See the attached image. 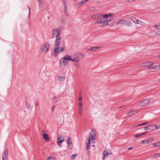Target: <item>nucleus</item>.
Instances as JSON below:
<instances>
[{
    "mask_svg": "<svg viewBox=\"0 0 160 160\" xmlns=\"http://www.w3.org/2000/svg\"><path fill=\"white\" fill-rule=\"evenodd\" d=\"M52 35L53 38H56L54 47V51L55 55H57L59 52L64 50V48L59 47L61 40L60 35V29L58 28L53 29L52 32Z\"/></svg>",
    "mask_w": 160,
    "mask_h": 160,
    "instance_id": "nucleus-1",
    "label": "nucleus"
},
{
    "mask_svg": "<svg viewBox=\"0 0 160 160\" xmlns=\"http://www.w3.org/2000/svg\"><path fill=\"white\" fill-rule=\"evenodd\" d=\"M96 138V131L95 128H93L90 133L88 143L87 144L88 149L90 148V143H93Z\"/></svg>",
    "mask_w": 160,
    "mask_h": 160,
    "instance_id": "nucleus-2",
    "label": "nucleus"
},
{
    "mask_svg": "<svg viewBox=\"0 0 160 160\" xmlns=\"http://www.w3.org/2000/svg\"><path fill=\"white\" fill-rule=\"evenodd\" d=\"M49 44L48 42L43 44L41 48V50L42 51L44 52H47L49 50Z\"/></svg>",
    "mask_w": 160,
    "mask_h": 160,
    "instance_id": "nucleus-3",
    "label": "nucleus"
},
{
    "mask_svg": "<svg viewBox=\"0 0 160 160\" xmlns=\"http://www.w3.org/2000/svg\"><path fill=\"white\" fill-rule=\"evenodd\" d=\"M68 63V62L62 58L60 59V68L61 69H64L65 68V66L67 65Z\"/></svg>",
    "mask_w": 160,
    "mask_h": 160,
    "instance_id": "nucleus-4",
    "label": "nucleus"
},
{
    "mask_svg": "<svg viewBox=\"0 0 160 160\" xmlns=\"http://www.w3.org/2000/svg\"><path fill=\"white\" fill-rule=\"evenodd\" d=\"M117 25L119 24H123L127 25L128 26L130 25L131 24V23L129 22L128 20H126L124 19L120 20H119L117 23Z\"/></svg>",
    "mask_w": 160,
    "mask_h": 160,
    "instance_id": "nucleus-5",
    "label": "nucleus"
},
{
    "mask_svg": "<svg viewBox=\"0 0 160 160\" xmlns=\"http://www.w3.org/2000/svg\"><path fill=\"white\" fill-rule=\"evenodd\" d=\"M8 151L6 148H5L2 154V160H7L8 157Z\"/></svg>",
    "mask_w": 160,
    "mask_h": 160,
    "instance_id": "nucleus-6",
    "label": "nucleus"
},
{
    "mask_svg": "<svg viewBox=\"0 0 160 160\" xmlns=\"http://www.w3.org/2000/svg\"><path fill=\"white\" fill-rule=\"evenodd\" d=\"M64 141L63 137H62V135L61 134H59L58 136V139L57 142L58 144L61 146V143Z\"/></svg>",
    "mask_w": 160,
    "mask_h": 160,
    "instance_id": "nucleus-7",
    "label": "nucleus"
},
{
    "mask_svg": "<svg viewBox=\"0 0 160 160\" xmlns=\"http://www.w3.org/2000/svg\"><path fill=\"white\" fill-rule=\"evenodd\" d=\"M149 102V99H146L143 100L139 103V105L141 107H143L147 105Z\"/></svg>",
    "mask_w": 160,
    "mask_h": 160,
    "instance_id": "nucleus-8",
    "label": "nucleus"
},
{
    "mask_svg": "<svg viewBox=\"0 0 160 160\" xmlns=\"http://www.w3.org/2000/svg\"><path fill=\"white\" fill-rule=\"evenodd\" d=\"M102 20V24L103 26H106L108 24V21H110L111 20V19H108L107 18H101Z\"/></svg>",
    "mask_w": 160,
    "mask_h": 160,
    "instance_id": "nucleus-9",
    "label": "nucleus"
},
{
    "mask_svg": "<svg viewBox=\"0 0 160 160\" xmlns=\"http://www.w3.org/2000/svg\"><path fill=\"white\" fill-rule=\"evenodd\" d=\"M152 64V63L151 62H145L142 63L141 64V66L144 67H150V66Z\"/></svg>",
    "mask_w": 160,
    "mask_h": 160,
    "instance_id": "nucleus-10",
    "label": "nucleus"
},
{
    "mask_svg": "<svg viewBox=\"0 0 160 160\" xmlns=\"http://www.w3.org/2000/svg\"><path fill=\"white\" fill-rule=\"evenodd\" d=\"M90 48H88L87 49V50L88 51H94L96 50H97L98 49H99V48H100V47L95 46L92 47H91Z\"/></svg>",
    "mask_w": 160,
    "mask_h": 160,
    "instance_id": "nucleus-11",
    "label": "nucleus"
},
{
    "mask_svg": "<svg viewBox=\"0 0 160 160\" xmlns=\"http://www.w3.org/2000/svg\"><path fill=\"white\" fill-rule=\"evenodd\" d=\"M102 14H98L95 15H93L91 16L92 19H95L97 18H102Z\"/></svg>",
    "mask_w": 160,
    "mask_h": 160,
    "instance_id": "nucleus-12",
    "label": "nucleus"
},
{
    "mask_svg": "<svg viewBox=\"0 0 160 160\" xmlns=\"http://www.w3.org/2000/svg\"><path fill=\"white\" fill-rule=\"evenodd\" d=\"M89 1V0H84L83 1H81L78 2L77 4V7H79L82 5L85 4L86 3Z\"/></svg>",
    "mask_w": 160,
    "mask_h": 160,
    "instance_id": "nucleus-13",
    "label": "nucleus"
},
{
    "mask_svg": "<svg viewBox=\"0 0 160 160\" xmlns=\"http://www.w3.org/2000/svg\"><path fill=\"white\" fill-rule=\"evenodd\" d=\"M148 68L149 70H151L152 69H156L158 68V65H151L148 67Z\"/></svg>",
    "mask_w": 160,
    "mask_h": 160,
    "instance_id": "nucleus-14",
    "label": "nucleus"
},
{
    "mask_svg": "<svg viewBox=\"0 0 160 160\" xmlns=\"http://www.w3.org/2000/svg\"><path fill=\"white\" fill-rule=\"evenodd\" d=\"M63 58H64L65 60H71V58L72 57L71 56H70L68 55H66L65 56L62 57Z\"/></svg>",
    "mask_w": 160,
    "mask_h": 160,
    "instance_id": "nucleus-15",
    "label": "nucleus"
},
{
    "mask_svg": "<svg viewBox=\"0 0 160 160\" xmlns=\"http://www.w3.org/2000/svg\"><path fill=\"white\" fill-rule=\"evenodd\" d=\"M43 138L47 141H48L49 140V139L48 138V135L47 134H44L43 135Z\"/></svg>",
    "mask_w": 160,
    "mask_h": 160,
    "instance_id": "nucleus-16",
    "label": "nucleus"
},
{
    "mask_svg": "<svg viewBox=\"0 0 160 160\" xmlns=\"http://www.w3.org/2000/svg\"><path fill=\"white\" fill-rule=\"evenodd\" d=\"M67 142V144L69 145H70L72 144V141L71 138L70 137L68 138Z\"/></svg>",
    "mask_w": 160,
    "mask_h": 160,
    "instance_id": "nucleus-17",
    "label": "nucleus"
},
{
    "mask_svg": "<svg viewBox=\"0 0 160 160\" xmlns=\"http://www.w3.org/2000/svg\"><path fill=\"white\" fill-rule=\"evenodd\" d=\"M112 16V15L111 14H106V15H103L102 14V18H108V19H110V18H109L108 17V16Z\"/></svg>",
    "mask_w": 160,
    "mask_h": 160,
    "instance_id": "nucleus-18",
    "label": "nucleus"
},
{
    "mask_svg": "<svg viewBox=\"0 0 160 160\" xmlns=\"http://www.w3.org/2000/svg\"><path fill=\"white\" fill-rule=\"evenodd\" d=\"M71 61H73V62H76L77 63H78L79 61V59L78 57L75 58L73 59L72 58Z\"/></svg>",
    "mask_w": 160,
    "mask_h": 160,
    "instance_id": "nucleus-19",
    "label": "nucleus"
},
{
    "mask_svg": "<svg viewBox=\"0 0 160 160\" xmlns=\"http://www.w3.org/2000/svg\"><path fill=\"white\" fill-rule=\"evenodd\" d=\"M136 112L134 110H131L128 113V116H130L132 115L133 114L135 113Z\"/></svg>",
    "mask_w": 160,
    "mask_h": 160,
    "instance_id": "nucleus-20",
    "label": "nucleus"
},
{
    "mask_svg": "<svg viewBox=\"0 0 160 160\" xmlns=\"http://www.w3.org/2000/svg\"><path fill=\"white\" fill-rule=\"evenodd\" d=\"M108 154V152H105V151H104L102 153V154H103V160H104L105 157H106Z\"/></svg>",
    "mask_w": 160,
    "mask_h": 160,
    "instance_id": "nucleus-21",
    "label": "nucleus"
},
{
    "mask_svg": "<svg viewBox=\"0 0 160 160\" xmlns=\"http://www.w3.org/2000/svg\"><path fill=\"white\" fill-rule=\"evenodd\" d=\"M65 79V78L62 77V76H59L58 77V80L59 81H63Z\"/></svg>",
    "mask_w": 160,
    "mask_h": 160,
    "instance_id": "nucleus-22",
    "label": "nucleus"
},
{
    "mask_svg": "<svg viewBox=\"0 0 160 160\" xmlns=\"http://www.w3.org/2000/svg\"><path fill=\"white\" fill-rule=\"evenodd\" d=\"M39 2V6L40 8H43V7L44 6V3L43 2H42L41 1H38Z\"/></svg>",
    "mask_w": 160,
    "mask_h": 160,
    "instance_id": "nucleus-23",
    "label": "nucleus"
},
{
    "mask_svg": "<svg viewBox=\"0 0 160 160\" xmlns=\"http://www.w3.org/2000/svg\"><path fill=\"white\" fill-rule=\"evenodd\" d=\"M57 101L56 99V97H53L52 98V102L55 103H56Z\"/></svg>",
    "mask_w": 160,
    "mask_h": 160,
    "instance_id": "nucleus-24",
    "label": "nucleus"
},
{
    "mask_svg": "<svg viewBox=\"0 0 160 160\" xmlns=\"http://www.w3.org/2000/svg\"><path fill=\"white\" fill-rule=\"evenodd\" d=\"M127 18L131 20L132 21H133L135 23H136V18H134L132 17H128Z\"/></svg>",
    "mask_w": 160,
    "mask_h": 160,
    "instance_id": "nucleus-25",
    "label": "nucleus"
},
{
    "mask_svg": "<svg viewBox=\"0 0 160 160\" xmlns=\"http://www.w3.org/2000/svg\"><path fill=\"white\" fill-rule=\"evenodd\" d=\"M153 145L155 147H158L160 146V142H158L155 143L153 144Z\"/></svg>",
    "mask_w": 160,
    "mask_h": 160,
    "instance_id": "nucleus-26",
    "label": "nucleus"
},
{
    "mask_svg": "<svg viewBox=\"0 0 160 160\" xmlns=\"http://www.w3.org/2000/svg\"><path fill=\"white\" fill-rule=\"evenodd\" d=\"M95 10V8L93 7H91L89 8V10L90 11H93Z\"/></svg>",
    "mask_w": 160,
    "mask_h": 160,
    "instance_id": "nucleus-27",
    "label": "nucleus"
},
{
    "mask_svg": "<svg viewBox=\"0 0 160 160\" xmlns=\"http://www.w3.org/2000/svg\"><path fill=\"white\" fill-rule=\"evenodd\" d=\"M153 128H155L156 129H159L160 128V126H157L156 125H153Z\"/></svg>",
    "mask_w": 160,
    "mask_h": 160,
    "instance_id": "nucleus-28",
    "label": "nucleus"
},
{
    "mask_svg": "<svg viewBox=\"0 0 160 160\" xmlns=\"http://www.w3.org/2000/svg\"><path fill=\"white\" fill-rule=\"evenodd\" d=\"M64 13L67 16L69 14H68V13L67 12V8H64Z\"/></svg>",
    "mask_w": 160,
    "mask_h": 160,
    "instance_id": "nucleus-29",
    "label": "nucleus"
},
{
    "mask_svg": "<svg viewBox=\"0 0 160 160\" xmlns=\"http://www.w3.org/2000/svg\"><path fill=\"white\" fill-rule=\"evenodd\" d=\"M152 140H153V139L152 138H150L149 139H148L147 140V141H148L147 142L148 143L152 142Z\"/></svg>",
    "mask_w": 160,
    "mask_h": 160,
    "instance_id": "nucleus-30",
    "label": "nucleus"
},
{
    "mask_svg": "<svg viewBox=\"0 0 160 160\" xmlns=\"http://www.w3.org/2000/svg\"><path fill=\"white\" fill-rule=\"evenodd\" d=\"M102 20H101V19L98 20L97 22H95V24H97V23H102Z\"/></svg>",
    "mask_w": 160,
    "mask_h": 160,
    "instance_id": "nucleus-31",
    "label": "nucleus"
},
{
    "mask_svg": "<svg viewBox=\"0 0 160 160\" xmlns=\"http://www.w3.org/2000/svg\"><path fill=\"white\" fill-rule=\"evenodd\" d=\"M153 125H149L148 127V129L154 130V128H153Z\"/></svg>",
    "mask_w": 160,
    "mask_h": 160,
    "instance_id": "nucleus-32",
    "label": "nucleus"
},
{
    "mask_svg": "<svg viewBox=\"0 0 160 160\" xmlns=\"http://www.w3.org/2000/svg\"><path fill=\"white\" fill-rule=\"evenodd\" d=\"M136 24H140L141 22H142V21L139 20H136Z\"/></svg>",
    "mask_w": 160,
    "mask_h": 160,
    "instance_id": "nucleus-33",
    "label": "nucleus"
},
{
    "mask_svg": "<svg viewBox=\"0 0 160 160\" xmlns=\"http://www.w3.org/2000/svg\"><path fill=\"white\" fill-rule=\"evenodd\" d=\"M154 27L158 29H160V25H155L154 26Z\"/></svg>",
    "mask_w": 160,
    "mask_h": 160,
    "instance_id": "nucleus-34",
    "label": "nucleus"
},
{
    "mask_svg": "<svg viewBox=\"0 0 160 160\" xmlns=\"http://www.w3.org/2000/svg\"><path fill=\"white\" fill-rule=\"evenodd\" d=\"M63 6H64V8H67V6L66 1H64V2H63Z\"/></svg>",
    "mask_w": 160,
    "mask_h": 160,
    "instance_id": "nucleus-35",
    "label": "nucleus"
},
{
    "mask_svg": "<svg viewBox=\"0 0 160 160\" xmlns=\"http://www.w3.org/2000/svg\"><path fill=\"white\" fill-rule=\"evenodd\" d=\"M77 155L76 154H73L72 155L71 157L72 159L75 158L77 157Z\"/></svg>",
    "mask_w": 160,
    "mask_h": 160,
    "instance_id": "nucleus-36",
    "label": "nucleus"
},
{
    "mask_svg": "<svg viewBox=\"0 0 160 160\" xmlns=\"http://www.w3.org/2000/svg\"><path fill=\"white\" fill-rule=\"evenodd\" d=\"M82 101H80L79 102L78 106L82 107Z\"/></svg>",
    "mask_w": 160,
    "mask_h": 160,
    "instance_id": "nucleus-37",
    "label": "nucleus"
},
{
    "mask_svg": "<svg viewBox=\"0 0 160 160\" xmlns=\"http://www.w3.org/2000/svg\"><path fill=\"white\" fill-rule=\"evenodd\" d=\"M148 141H147V140H142L141 141V142H142L144 144H147L148 143L147 142Z\"/></svg>",
    "mask_w": 160,
    "mask_h": 160,
    "instance_id": "nucleus-38",
    "label": "nucleus"
},
{
    "mask_svg": "<svg viewBox=\"0 0 160 160\" xmlns=\"http://www.w3.org/2000/svg\"><path fill=\"white\" fill-rule=\"evenodd\" d=\"M28 9H29V13H28V18H29L30 17V8L29 6L28 7Z\"/></svg>",
    "mask_w": 160,
    "mask_h": 160,
    "instance_id": "nucleus-39",
    "label": "nucleus"
},
{
    "mask_svg": "<svg viewBox=\"0 0 160 160\" xmlns=\"http://www.w3.org/2000/svg\"><path fill=\"white\" fill-rule=\"evenodd\" d=\"M140 136H141V135H140V134H137L135 135L134 136V137L136 138H138V137H139Z\"/></svg>",
    "mask_w": 160,
    "mask_h": 160,
    "instance_id": "nucleus-40",
    "label": "nucleus"
},
{
    "mask_svg": "<svg viewBox=\"0 0 160 160\" xmlns=\"http://www.w3.org/2000/svg\"><path fill=\"white\" fill-rule=\"evenodd\" d=\"M156 34L158 36H160V31L156 32Z\"/></svg>",
    "mask_w": 160,
    "mask_h": 160,
    "instance_id": "nucleus-41",
    "label": "nucleus"
},
{
    "mask_svg": "<svg viewBox=\"0 0 160 160\" xmlns=\"http://www.w3.org/2000/svg\"><path fill=\"white\" fill-rule=\"evenodd\" d=\"M153 155H154V158H156L159 157V156H158V154L157 153L154 154Z\"/></svg>",
    "mask_w": 160,
    "mask_h": 160,
    "instance_id": "nucleus-42",
    "label": "nucleus"
},
{
    "mask_svg": "<svg viewBox=\"0 0 160 160\" xmlns=\"http://www.w3.org/2000/svg\"><path fill=\"white\" fill-rule=\"evenodd\" d=\"M78 100L80 101H81L82 100V97L81 96H80L78 98Z\"/></svg>",
    "mask_w": 160,
    "mask_h": 160,
    "instance_id": "nucleus-43",
    "label": "nucleus"
},
{
    "mask_svg": "<svg viewBox=\"0 0 160 160\" xmlns=\"http://www.w3.org/2000/svg\"><path fill=\"white\" fill-rule=\"evenodd\" d=\"M82 110H79V115H82Z\"/></svg>",
    "mask_w": 160,
    "mask_h": 160,
    "instance_id": "nucleus-44",
    "label": "nucleus"
},
{
    "mask_svg": "<svg viewBox=\"0 0 160 160\" xmlns=\"http://www.w3.org/2000/svg\"><path fill=\"white\" fill-rule=\"evenodd\" d=\"M51 158H52L51 157L49 156L47 157V160H50Z\"/></svg>",
    "mask_w": 160,
    "mask_h": 160,
    "instance_id": "nucleus-45",
    "label": "nucleus"
},
{
    "mask_svg": "<svg viewBox=\"0 0 160 160\" xmlns=\"http://www.w3.org/2000/svg\"><path fill=\"white\" fill-rule=\"evenodd\" d=\"M78 110H82V107L78 106Z\"/></svg>",
    "mask_w": 160,
    "mask_h": 160,
    "instance_id": "nucleus-46",
    "label": "nucleus"
},
{
    "mask_svg": "<svg viewBox=\"0 0 160 160\" xmlns=\"http://www.w3.org/2000/svg\"><path fill=\"white\" fill-rule=\"evenodd\" d=\"M146 133V132H143L142 133H140V135H141V136H142V135L145 134Z\"/></svg>",
    "mask_w": 160,
    "mask_h": 160,
    "instance_id": "nucleus-47",
    "label": "nucleus"
},
{
    "mask_svg": "<svg viewBox=\"0 0 160 160\" xmlns=\"http://www.w3.org/2000/svg\"><path fill=\"white\" fill-rule=\"evenodd\" d=\"M144 129L145 130H147L148 129V127H144Z\"/></svg>",
    "mask_w": 160,
    "mask_h": 160,
    "instance_id": "nucleus-48",
    "label": "nucleus"
},
{
    "mask_svg": "<svg viewBox=\"0 0 160 160\" xmlns=\"http://www.w3.org/2000/svg\"><path fill=\"white\" fill-rule=\"evenodd\" d=\"M38 105V102H35V106L36 107H37Z\"/></svg>",
    "mask_w": 160,
    "mask_h": 160,
    "instance_id": "nucleus-49",
    "label": "nucleus"
},
{
    "mask_svg": "<svg viewBox=\"0 0 160 160\" xmlns=\"http://www.w3.org/2000/svg\"><path fill=\"white\" fill-rule=\"evenodd\" d=\"M148 123V122H146L142 123V125H145Z\"/></svg>",
    "mask_w": 160,
    "mask_h": 160,
    "instance_id": "nucleus-50",
    "label": "nucleus"
},
{
    "mask_svg": "<svg viewBox=\"0 0 160 160\" xmlns=\"http://www.w3.org/2000/svg\"><path fill=\"white\" fill-rule=\"evenodd\" d=\"M128 2H132L135 1V0H127Z\"/></svg>",
    "mask_w": 160,
    "mask_h": 160,
    "instance_id": "nucleus-51",
    "label": "nucleus"
},
{
    "mask_svg": "<svg viewBox=\"0 0 160 160\" xmlns=\"http://www.w3.org/2000/svg\"><path fill=\"white\" fill-rule=\"evenodd\" d=\"M142 126V124H138V125H137V127H139V126Z\"/></svg>",
    "mask_w": 160,
    "mask_h": 160,
    "instance_id": "nucleus-52",
    "label": "nucleus"
},
{
    "mask_svg": "<svg viewBox=\"0 0 160 160\" xmlns=\"http://www.w3.org/2000/svg\"><path fill=\"white\" fill-rule=\"evenodd\" d=\"M133 149V148L132 147H131L130 148H128V150H132V149Z\"/></svg>",
    "mask_w": 160,
    "mask_h": 160,
    "instance_id": "nucleus-53",
    "label": "nucleus"
},
{
    "mask_svg": "<svg viewBox=\"0 0 160 160\" xmlns=\"http://www.w3.org/2000/svg\"><path fill=\"white\" fill-rule=\"evenodd\" d=\"M51 158L53 159H56V158L55 157H51Z\"/></svg>",
    "mask_w": 160,
    "mask_h": 160,
    "instance_id": "nucleus-54",
    "label": "nucleus"
},
{
    "mask_svg": "<svg viewBox=\"0 0 160 160\" xmlns=\"http://www.w3.org/2000/svg\"><path fill=\"white\" fill-rule=\"evenodd\" d=\"M55 106H53V107L52 108V111H54V108L55 107Z\"/></svg>",
    "mask_w": 160,
    "mask_h": 160,
    "instance_id": "nucleus-55",
    "label": "nucleus"
},
{
    "mask_svg": "<svg viewBox=\"0 0 160 160\" xmlns=\"http://www.w3.org/2000/svg\"><path fill=\"white\" fill-rule=\"evenodd\" d=\"M144 23H145L144 22H141L140 24H142V25H144Z\"/></svg>",
    "mask_w": 160,
    "mask_h": 160,
    "instance_id": "nucleus-56",
    "label": "nucleus"
},
{
    "mask_svg": "<svg viewBox=\"0 0 160 160\" xmlns=\"http://www.w3.org/2000/svg\"><path fill=\"white\" fill-rule=\"evenodd\" d=\"M96 2L97 3H99L100 2V1H99V0H97V1H96Z\"/></svg>",
    "mask_w": 160,
    "mask_h": 160,
    "instance_id": "nucleus-57",
    "label": "nucleus"
},
{
    "mask_svg": "<svg viewBox=\"0 0 160 160\" xmlns=\"http://www.w3.org/2000/svg\"><path fill=\"white\" fill-rule=\"evenodd\" d=\"M123 107V106H122L121 107H120L119 108H122V107Z\"/></svg>",
    "mask_w": 160,
    "mask_h": 160,
    "instance_id": "nucleus-58",
    "label": "nucleus"
},
{
    "mask_svg": "<svg viewBox=\"0 0 160 160\" xmlns=\"http://www.w3.org/2000/svg\"><path fill=\"white\" fill-rule=\"evenodd\" d=\"M160 68V64L158 66V68Z\"/></svg>",
    "mask_w": 160,
    "mask_h": 160,
    "instance_id": "nucleus-59",
    "label": "nucleus"
},
{
    "mask_svg": "<svg viewBox=\"0 0 160 160\" xmlns=\"http://www.w3.org/2000/svg\"><path fill=\"white\" fill-rule=\"evenodd\" d=\"M158 156H159V157H160V153H158Z\"/></svg>",
    "mask_w": 160,
    "mask_h": 160,
    "instance_id": "nucleus-60",
    "label": "nucleus"
},
{
    "mask_svg": "<svg viewBox=\"0 0 160 160\" xmlns=\"http://www.w3.org/2000/svg\"><path fill=\"white\" fill-rule=\"evenodd\" d=\"M38 1H41V0H37Z\"/></svg>",
    "mask_w": 160,
    "mask_h": 160,
    "instance_id": "nucleus-61",
    "label": "nucleus"
},
{
    "mask_svg": "<svg viewBox=\"0 0 160 160\" xmlns=\"http://www.w3.org/2000/svg\"><path fill=\"white\" fill-rule=\"evenodd\" d=\"M64 1H66V0H63Z\"/></svg>",
    "mask_w": 160,
    "mask_h": 160,
    "instance_id": "nucleus-62",
    "label": "nucleus"
}]
</instances>
